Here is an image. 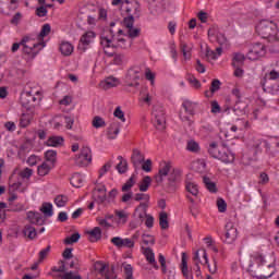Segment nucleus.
Returning a JSON list of instances; mask_svg holds the SVG:
<instances>
[{"label": "nucleus", "mask_w": 279, "mask_h": 279, "mask_svg": "<svg viewBox=\"0 0 279 279\" xmlns=\"http://www.w3.org/2000/svg\"><path fill=\"white\" fill-rule=\"evenodd\" d=\"M124 3H126L125 12L128 15L133 14L135 19H141V4L137 1L125 0Z\"/></svg>", "instance_id": "obj_12"}, {"label": "nucleus", "mask_w": 279, "mask_h": 279, "mask_svg": "<svg viewBox=\"0 0 279 279\" xmlns=\"http://www.w3.org/2000/svg\"><path fill=\"white\" fill-rule=\"evenodd\" d=\"M93 128L96 130H99V128H106V120L99 116H95L93 121H92Z\"/></svg>", "instance_id": "obj_40"}, {"label": "nucleus", "mask_w": 279, "mask_h": 279, "mask_svg": "<svg viewBox=\"0 0 279 279\" xmlns=\"http://www.w3.org/2000/svg\"><path fill=\"white\" fill-rule=\"evenodd\" d=\"M138 80H141V68H131L126 72L124 84L126 88H138L141 86Z\"/></svg>", "instance_id": "obj_5"}, {"label": "nucleus", "mask_w": 279, "mask_h": 279, "mask_svg": "<svg viewBox=\"0 0 279 279\" xmlns=\"http://www.w3.org/2000/svg\"><path fill=\"white\" fill-rule=\"evenodd\" d=\"M186 149H187V151L197 154V151H199V144L197 142H195L194 140H191L187 142Z\"/></svg>", "instance_id": "obj_46"}, {"label": "nucleus", "mask_w": 279, "mask_h": 279, "mask_svg": "<svg viewBox=\"0 0 279 279\" xmlns=\"http://www.w3.org/2000/svg\"><path fill=\"white\" fill-rule=\"evenodd\" d=\"M114 266H111V270H107L105 274L106 279H116L117 275H114Z\"/></svg>", "instance_id": "obj_64"}, {"label": "nucleus", "mask_w": 279, "mask_h": 279, "mask_svg": "<svg viewBox=\"0 0 279 279\" xmlns=\"http://www.w3.org/2000/svg\"><path fill=\"white\" fill-rule=\"evenodd\" d=\"M130 44L125 38H117L116 44L112 45V49H128Z\"/></svg>", "instance_id": "obj_37"}, {"label": "nucleus", "mask_w": 279, "mask_h": 279, "mask_svg": "<svg viewBox=\"0 0 279 279\" xmlns=\"http://www.w3.org/2000/svg\"><path fill=\"white\" fill-rule=\"evenodd\" d=\"M19 175L23 179L29 180L31 175H34V170H32L31 168H25L20 171Z\"/></svg>", "instance_id": "obj_57"}, {"label": "nucleus", "mask_w": 279, "mask_h": 279, "mask_svg": "<svg viewBox=\"0 0 279 279\" xmlns=\"http://www.w3.org/2000/svg\"><path fill=\"white\" fill-rule=\"evenodd\" d=\"M181 181H182V171H180V169L178 168H173L171 172L168 174L166 189H168L169 193H175V191H178V186H180Z\"/></svg>", "instance_id": "obj_4"}, {"label": "nucleus", "mask_w": 279, "mask_h": 279, "mask_svg": "<svg viewBox=\"0 0 279 279\" xmlns=\"http://www.w3.org/2000/svg\"><path fill=\"white\" fill-rule=\"evenodd\" d=\"M49 252H51V245H48L46 248L39 252V259L38 263H43L47 256H49Z\"/></svg>", "instance_id": "obj_52"}, {"label": "nucleus", "mask_w": 279, "mask_h": 279, "mask_svg": "<svg viewBox=\"0 0 279 279\" xmlns=\"http://www.w3.org/2000/svg\"><path fill=\"white\" fill-rule=\"evenodd\" d=\"M49 171H51V166H49L47 162H43L37 168V173L38 175H41V177L49 175Z\"/></svg>", "instance_id": "obj_38"}, {"label": "nucleus", "mask_w": 279, "mask_h": 279, "mask_svg": "<svg viewBox=\"0 0 279 279\" xmlns=\"http://www.w3.org/2000/svg\"><path fill=\"white\" fill-rule=\"evenodd\" d=\"M207 34L209 37L216 36V40L220 45H226V43H228V38H226V35L223 33H217V28H215V26L210 27Z\"/></svg>", "instance_id": "obj_21"}, {"label": "nucleus", "mask_w": 279, "mask_h": 279, "mask_svg": "<svg viewBox=\"0 0 279 279\" xmlns=\"http://www.w3.org/2000/svg\"><path fill=\"white\" fill-rule=\"evenodd\" d=\"M111 168L112 161H108L107 163H105L99 170V178H104V175H106V173L109 172Z\"/></svg>", "instance_id": "obj_51"}, {"label": "nucleus", "mask_w": 279, "mask_h": 279, "mask_svg": "<svg viewBox=\"0 0 279 279\" xmlns=\"http://www.w3.org/2000/svg\"><path fill=\"white\" fill-rule=\"evenodd\" d=\"M149 194H145V193H137L134 196V201L135 202H144V204H149Z\"/></svg>", "instance_id": "obj_49"}, {"label": "nucleus", "mask_w": 279, "mask_h": 279, "mask_svg": "<svg viewBox=\"0 0 279 279\" xmlns=\"http://www.w3.org/2000/svg\"><path fill=\"white\" fill-rule=\"evenodd\" d=\"M217 207L220 213H226L228 210V204L225 202L223 198L217 199Z\"/></svg>", "instance_id": "obj_56"}, {"label": "nucleus", "mask_w": 279, "mask_h": 279, "mask_svg": "<svg viewBox=\"0 0 279 279\" xmlns=\"http://www.w3.org/2000/svg\"><path fill=\"white\" fill-rule=\"evenodd\" d=\"M134 19H136L134 14H130L123 19V25L124 27H126V29L134 27Z\"/></svg>", "instance_id": "obj_48"}, {"label": "nucleus", "mask_w": 279, "mask_h": 279, "mask_svg": "<svg viewBox=\"0 0 279 279\" xmlns=\"http://www.w3.org/2000/svg\"><path fill=\"white\" fill-rule=\"evenodd\" d=\"M154 124L157 130H165L167 118L165 117V109L162 107H155L153 110Z\"/></svg>", "instance_id": "obj_7"}, {"label": "nucleus", "mask_w": 279, "mask_h": 279, "mask_svg": "<svg viewBox=\"0 0 279 279\" xmlns=\"http://www.w3.org/2000/svg\"><path fill=\"white\" fill-rule=\"evenodd\" d=\"M185 189L187 193H191V195H193L194 197H197V195H199V189L197 187L196 183L187 182Z\"/></svg>", "instance_id": "obj_36"}, {"label": "nucleus", "mask_w": 279, "mask_h": 279, "mask_svg": "<svg viewBox=\"0 0 279 279\" xmlns=\"http://www.w3.org/2000/svg\"><path fill=\"white\" fill-rule=\"evenodd\" d=\"M257 267L254 268L253 265H250V269L253 272L254 278L267 279L271 278L272 274H276V266L274 263L267 262L265 256L259 255L255 258Z\"/></svg>", "instance_id": "obj_1"}, {"label": "nucleus", "mask_w": 279, "mask_h": 279, "mask_svg": "<svg viewBox=\"0 0 279 279\" xmlns=\"http://www.w3.org/2000/svg\"><path fill=\"white\" fill-rule=\"evenodd\" d=\"M95 191H97L98 194H95V202L97 204H104L106 199H108V196L106 195V185H99L95 187Z\"/></svg>", "instance_id": "obj_19"}, {"label": "nucleus", "mask_w": 279, "mask_h": 279, "mask_svg": "<svg viewBox=\"0 0 279 279\" xmlns=\"http://www.w3.org/2000/svg\"><path fill=\"white\" fill-rule=\"evenodd\" d=\"M203 182L205 184V189H207V191H209V193H217V183L213 182L210 180V178L208 177H204L203 178Z\"/></svg>", "instance_id": "obj_33"}, {"label": "nucleus", "mask_w": 279, "mask_h": 279, "mask_svg": "<svg viewBox=\"0 0 279 279\" xmlns=\"http://www.w3.org/2000/svg\"><path fill=\"white\" fill-rule=\"evenodd\" d=\"M70 184L75 189H82V184H84V178H82L81 173H74L70 179Z\"/></svg>", "instance_id": "obj_27"}, {"label": "nucleus", "mask_w": 279, "mask_h": 279, "mask_svg": "<svg viewBox=\"0 0 279 279\" xmlns=\"http://www.w3.org/2000/svg\"><path fill=\"white\" fill-rule=\"evenodd\" d=\"M118 82L119 81L114 77H108L106 80V88H114V86H117Z\"/></svg>", "instance_id": "obj_63"}, {"label": "nucleus", "mask_w": 279, "mask_h": 279, "mask_svg": "<svg viewBox=\"0 0 279 279\" xmlns=\"http://www.w3.org/2000/svg\"><path fill=\"white\" fill-rule=\"evenodd\" d=\"M51 34V25L50 24H44L41 27V31L38 35L39 40H43L45 36H49Z\"/></svg>", "instance_id": "obj_47"}, {"label": "nucleus", "mask_w": 279, "mask_h": 279, "mask_svg": "<svg viewBox=\"0 0 279 279\" xmlns=\"http://www.w3.org/2000/svg\"><path fill=\"white\" fill-rule=\"evenodd\" d=\"M0 3H9V10L19 9V0H0Z\"/></svg>", "instance_id": "obj_59"}, {"label": "nucleus", "mask_w": 279, "mask_h": 279, "mask_svg": "<svg viewBox=\"0 0 279 279\" xmlns=\"http://www.w3.org/2000/svg\"><path fill=\"white\" fill-rule=\"evenodd\" d=\"M142 170L146 173H149L151 171V159L144 160L142 163Z\"/></svg>", "instance_id": "obj_62"}, {"label": "nucleus", "mask_w": 279, "mask_h": 279, "mask_svg": "<svg viewBox=\"0 0 279 279\" xmlns=\"http://www.w3.org/2000/svg\"><path fill=\"white\" fill-rule=\"evenodd\" d=\"M95 38H97L96 32H93V31L86 32L84 35L81 36L77 49L82 51V53H84L86 49H88V45H90V43H93Z\"/></svg>", "instance_id": "obj_9"}, {"label": "nucleus", "mask_w": 279, "mask_h": 279, "mask_svg": "<svg viewBox=\"0 0 279 279\" xmlns=\"http://www.w3.org/2000/svg\"><path fill=\"white\" fill-rule=\"evenodd\" d=\"M59 49L62 56H71V53H73V45H71V43L69 41L61 43Z\"/></svg>", "instance_id": "obj_32"}, {"label": "nucleus", "mask_w": 279, "mask_h": 279, "mask_svg": "<svg viewBox=\"0 0 279 279\" xmlns=\"http://www.w3.org/2000/svg\"><path fill=\"white\" fill-rule=\"evenodd\" d=\"M129 38H138L141 36V28H128Z\"/></svg>", "instance_id": "obj_55"}, {"label": "nucleus", "mask_w": 279, "mask_h": 279, "mask_svg": "<svg viewBox=\"0 0 279 279\" xmlns=\"http://www.w3.org/2000/svg\"><path fill=\"white\" fill-rule=\"evenodd\" d=\"M142 239L144 245H156V239L153 235L143 234Z\"/></svg>", "instance_id": "obj_50"}, {"label": "nucleus", "mask_w": 279, "mask_h": 279, "mask_svg": "<svg viewBox=\"0 0 279 279\" xmlns=\"http://www.w3.org/2000/svg\"><path fill=\"white\" fill-rule=\"evenodd\" d=\"M221 89V81H219L218 78L213 80L210 88L208 90L205 92V97H213V95H215V93H217V90Z\"/></svg>", "instance_id": "obj_25"}, {"label": "nucleus", "mask_w": 279, "mask_h": 279, "mask_svg": "<svg viewBox=\"0 0 279 279\" xmlns=\"http://www.w3.org/2000/svg\"><path fill=\"white\" fill-rule=\"evenodd\" d=\"M68 202H69V196L66 195H58L54 198V204L56 206H58V208H64Z\"/></svg>", "instance_id": "obj_39"}, {"label": "nucleus", "mask_w": 279, "mask_h": 279, "mask_svg": "<svg viewBox=\"0 0 279 279\" xmlns=\"http://www.w3.org/2000/svg\"><path fill=\"white\" fill-rule=\"evenodd\" d=\"M136 184V180L134 179V174L131 175V178L123 184L122 186V193H128L129 191H132V187Z\"/></svg>", "instance_id": "obj_43"}, {"label": "nucleus", "mask_w": 279, "mask_h": 279, "mask_svg": "<svg viewBox=\"0 0 279 279\" xmlns=\"http://www.w3.org/2000/svg\"><path fill=\"white\" fill-rule=\"evenodd\" d=\"M40 211L45 217H53V205L51 203H43Z\"/></svg>", "instance_id": "obj_30"}, {"label": "nucleus", "mask_w": 279, "mask_h": 279, "mask_svg": "<svg viewBox=\"0 0 279 279\" xmlns=\"http://www.w3.org/2000/svg\"><path fill=\"white\" fill-rule=\"evenodd\" d=\"M208 154L209 156H211V158L221 160V162H225L226 165L234 162V154L226 151V148L220 149L217 142H213L211 144H209Z\"/></svg>", "instance_id": "obj_2"}, {"label": "nucleus", "mask_w": 279, "mask_h": 279, "mask_svg": "<svg viewBox=\"0 0 279 279\" xmlns=\"http://www.w3.org/2000/svg\"><path fill=\"white\" fill-rule=\"evenodd\" d=\"M159 226L161 230L169 229V215L167 214V211H161L159 214Z\"/></svg>", "instance_id": "obj_29"}, {"label": "nucleus", "mask_w": 279, "mask_h": 279, "mask_svg": "<svg viewBox=\"0 0 279 279\" xmlns=\"http://www.w3.org/2000/svg\"><path fill=\"white\" fill-rule=\"evenodd\" d=\"M144 255L146 257V260H148V263L150 264L156 263V255L154 254V250H151L150 247H146L144 250Z\"/></svg>", "instance_id": "obj_45"}, {"label": "nucleus", "mask_w": 279, "mask_h": 279, "mask_svg": "<svg viewBox=\"0 0 279 279\" xmlns=\"http://www.w3.org/2000/svg\"><path fill=\"white\" fill-rule=\"evenodd\" d=\"M131 162L134 169H138L143 162H145V155L141 153L137 148L133 149V154L131 156Z\"/></svg>", "instance_id": "obj_14"}, {"label": "nucleus", "mask_w": 279, "mask_h": 279, "mask_svg": "<svg viewBox=\"0 0 279 279\" xmlns=\"http://www.w3.org/2000/svg\"><path fill=\"white\" fill-rule=\"evenodd\" d=\"M23 232H24V236H27V239H31V241H34V239L38 234V232H36V228H34L31 225H26Z\"/></svg>", "instance_id": "obj_31"}, {"label": "nucleus", "mask_w": 279, "mask_h": 279, "mask_svg": "<svg viewBox=\"0 0 279 279\" xmlns=\"http://www.w3.org/2000/svg\"><path fill=\"white\" fill-rule=\"evenodd\" d=\"M149 186H151V177L146 175L140 182L138 189L141 193H147V191H149Z\"/></svg>", "instance_id": "obj_26"}, {"label": "nucleus", "mask_w": 279, "mask_h": 279, "mask_svg": "<svg viewBox=\"0 0 279 279\" xmlns=\"http://www.w3.org/2000/svg\"><path fill=\"white\" fill-rule=\"evenodd\" d=\"M64 121L66 130H73V123H75V119L71 116H64Z\"/></svg>", "instance_id": "obj_60"}, {"label": "nucleus", "mask_w": 279, "mask_h": 279, "mask_svg": "<svg viewBox=\"0 0 279 279\" xmlns=\"http://www.w3.org/2000/svg\"><path fill=\"white\" fill-rule=\"evenodd\" d=\"M182 108L185 110L186 114H190V117H195V110L197 108V102L185 99L182 102Z\"/></svg>", "instance_id": "obj_20"}, {"label": "nucleus", "mask_w": 279, "mask_h": 279, "mask_svg": "<svg viewBox=\"0 0 279 279\" xmlns=\"http://www.w3.org/2000/svg\"><path fill=\"white\" fill-rule=\"evenodd\" d=\"M82 235L80 234V232H76L73 233L71 236L65 238L63 243L65 245H73V243H77V241H80Z\"/></svg>", "instance_id": "obj_42"}, {"label": "nucleus", "mask_w": 279, "mask_h": 279, "mask_svg": "<svg viewBox=\"0 0 279 279\" xmlns=\"http://www.w3.org/2000/svg\"><path fill=\"white\" fill-rule=\"evenodd\" d=\"M116 169L119 173H128V161H120L117 166Z\"/></svg>", "instance_id": "obj_53"}, {"label": "nucleus", "mask_w": 279, "mask_h": 279, "mask_svg": "<svg viewBox=\"0 0 279 279\" xmlns=\"http://www.w3.org/2000/svg\"><path fill=\"white\" fill-rule=\"evenodd\" d=\"M226 233H225V241L230 245L236 241V236H239V231L236 227H234V222L229 221L225 226Z\"/></svg>", "instance_id": "obj_11"}, {"label": "nucleus", "mask_w": 279, "mask_h": 279, "mask_svg": "<svg viewBox=\"0 0 279 279\" xmlns=\"http://www.w3.org/2000/svg\"><path fill=\"white\" fill-rule=\"evenodd\" d=\"M171 169H173L171 166V161H163L160 165L158 173L163 175L165 178H167V175H169V173H171V171H172Z\"/></svg>", "instance_id": "obj_28"}, {"label": "nucleus", "mask_w": 279, "mask_h": 279, "mask_svg": "<svg viewBox=\"0 0 279 279\" xmlns=\"http://www.w3.org/2000/svg\"><path fill=\"white\" fill-rule=\"evenodd\" d=\"M120 131H121V123H119L118 121L111 122L107 131L108 138H110L111 141L117 138Z\"/></svg>", "instance_id": "obj_17"}, {"label": "nucleus", "mask_w": 279, "mask_h": 279, "mask_svg": "<svg viewBox=\"0 0 279 279\" xmlns=\"http://www.w3.org/2000/svg\"><path fill=\"white\" fill-rule=\"evenodd\" d=\"M57 158H58V151H56V150H47L45 153L46 161L50 162L52 165V167L56 163Z\"/></svg>", "instance_id": "obj_35"}, {"label": "nucleus", "mask_w": 279, "mask_h": 279, "mask_svg": "<svg viewBox=\"0 0 279 279\" xmlns=\"http://www.w3.org/2000/svg\"><path fill=\"white\" fill-rule=\"evenodd\" d=\"M75 162L77 167H88V165L93 162V151L90 150V147L83 146Z\"/></svg>", "instance_id": "obj_6"}, {"label": "nucleus", "mask_w": 279, "mask_h": 279, "mask_svg": "<svg viewBox=\"0 0 279 279\" xmlns=\"http://www.w3.org/2000/svg\"><path fill=\"white\" fill-rule=\"evenodd\" d=\"M46 145L48 147H62L64 145V137H62V136H50L47 140Z\"/></svg>", "instance_id": "obj_22"}, {"label": "nucleus", "mask_w": 279, "mask_h": 279, "mask_svg": "<svg viewBox=\"0 0 279 279\" xmlns=\"http://www.w3.org/2000/svg\"><path fill=\"white\" fill-rule=\"evenodd\" d=\"M32 123V114L23 113L20 118V128H27Z\"/></svg>", "instance_id": "obj_41"}, {"label": "nucleus", "mask_w": 279, "mask_h": 279, "mask_svg": "<svg viewBox=\"0 0 279 279\" xmlns=\"http://www.w3.org/2000/svg\"><path fill=\"white\" fill-rule=\"evenodd\" d=\"M263 147H267V142L263 141V140H256L251 148V151L254 156V160H256V156H258V154H263Z\"/></svg>", "instance_id": "obj_16"}, {"label": "nucleus", "mask_w": 279, "mask_h": 279, "mask_svg": "<svg viewBox=\"0 0 279 279\" xmlns=\"http://www.w3.org/2000/svg\"><path fill=\"white\" fill-rule=\"evenodd\" d=\"M27 219L35 226H45V219L40 213L28 211Z\"/></svg>", "instance_id": "obj_15"}, {"label": "nucleus", "mask_w": 279, "mask_h": 279, "mask_svg": "<svg viewBox=\"0 0 279 279\" xmlns=\"http://www.w3.org/2000/svg\"><path fill=\"white\" fill-rule=\"evenodd\" d=\"M89 234L90 243H97V241H101V228L95 227L93 230L87 231Z\"/></svg>", "instance_id": "obj_24"}, {"label": "nucleus", "mask_w": 279, "mask_h": 279, "mask_svg": "<svg viewBox=\"0 0 279 279\" xmlns=\"http://www.w3.org/2000/svg\"><path fill=\"white\" fill-rule=\"evenodd\" d=\"M181 271L184 278L189 277V262H186V253H182L181 257Z\"/></svg>", "instance_id": "obj_34"}, {"label": "nucleus", "mask_w": 279, "mask_h": 279, "mask_svg": "<svg viewBox=\"0 0 279 279\" xmlns=\"http://www.w3.org/2000/svg\"><path fill=\"white\" fill-rule=\"evenodd\" d=\"M206 58H208V60H217L218 59V54L215 50H210V47L206 46V52H205Z\"/></svg>", "instance_id": "obj_58"}, {"label": "nucleus", "mask_w": 279, "mask_h": 279, "mask_svg": "<svg viewBox=\"0 0 279 279\" xmlns=\"http://www.w3.org/2000/svg\"><path fill=\"white\" fill-rule=\"evenodd\" d=\"M140 101H144L147 106H151V96L147 93V89H142L140 93Z\"/></svg>", "instance_id": "obj_44"}, {"label": "nucleus", "mask_w": 279, "mask_h": 279, "mask_svg": "<svg viewBox=\"0 0 279 279\" xmlns=\"http://www.w3.org/2000/svg\"><path fill=\"white\" fill-rule=\"evenodd\" d=\"M231 64H232L233 68H241V66H243V64H245V54H243L241 52L233 53L232 63Z\"/></svg>", "instance_id": "obj_23"}, {"label": "nucleus", "mask_w": 279, "mask_h": 279, "mask_svg": "<svg viewBox=\"0 0 279 279\" xmlns=\"http://www.w3.org/2000/svg\"><path fill=\"white\" fill-rule=\"evenodd\" d=\"M113 116L117 119H120V121H122V123H125V112H123V110H121V107L116 108Z\"/></svg>", "instance_id": "obj_54"}, {"label": "nucleus", "mask_w": 279, "mask_h": 279, "mask_svg": "<svg viewBox=\"0 0 279 279\" xmlns=\"http://www.w3.org/2000/svg\"><path fill=\"white\" fill-rule=\"evenodd\" d=\"M21 46L23 47V53L32 56V58H36L39 51L45 47V41H36V39H32L31 37H24L21 40Z\"/></svg>", "instance_id": "obj_3"}, {"label": "nucleus", "mask_w": 279, "mask_h": 279, "mask_svg": "<svg viewBox=\"0 0 279 279\" xmlns=\"http://www.w3.org/2000/svg\"><path fill=\"white\" fill-rule=\"evenodd\" d=\"M109 34L111 36V39L106 37V36H101L100 37V45H101L106 56H108V58H112L114 56V52H110V51H108V49H110V47L112 49V45H114L113 44L114 40H116V38H114V31L112 28H110L109 29Z\"/></svg>", "instance_id": "obj_10"}, {"label": "nucleus", "mask_w": 279, "mask_h": 279, "mask_svg": "<svg viewBox=\"0 0 279 279\" xmlns=\"http://www.w3.org/2000/svg\"><path fill=\"white\" fill-rule=\"evenodd\" d=\"M147 208H149V204L147 203H140V205L135 208L134 215L140 221H143V219L147 217Z\"/></svg>", "instance_id": "obj_18"}, {"label": "nucleus", "mask_w": 279, "mask_h": 279, "mask_svg": "<svg viewBox=\"0 0 279 279\" xmlns=\"http://www.w3.org/2000/svg\"><path fill=\"white\" fill-rule=\"evenodd\" d=\"M266 53L267 47L262 43H256L248 50L247 58L248 60H258V58L265 57Z\"/></svg>", "instance_id": "obj_8"}, {"label": "nucleus", "mask_w": 279, "mask_h": 279, "mask_svg": "<svg viewBox=\"0 0 279 279\" xmlns=\"http://www.w3.org/2000/svg\"><path fill=\"white\" fill-rule=\"evenodd\" d=\"M47 7L41 5L36 9L35 14L36 16H39V19H43L47 14Z\"/></svg>", "instance_id": "obj_61"}, {"label": "nucleus", "mask_w": 279, "mask_h": 279, "mask_svg": "<svg viewBox=\"0 0 279 279\" xmlns=\"http://www.w3.org/2000/svg\"><path fill=\"white\" fill-rule=\"evenodd\" d=\"M111 243L119 250H121V247H134V240L130 238L122 239L121 236H114L111 239Z\"/></svg>", "instance_id": "obj_13"}]
</instances>
